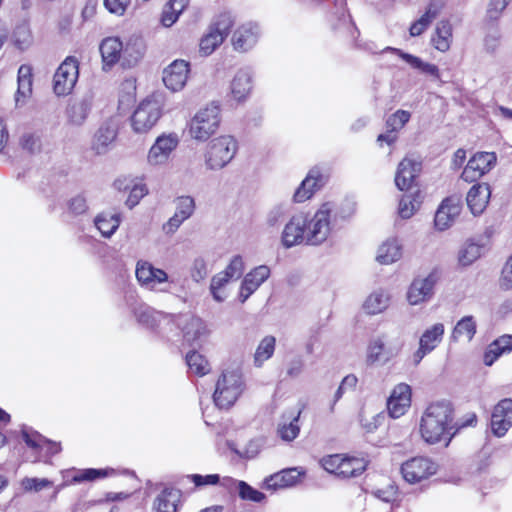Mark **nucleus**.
Masks as SVG:
<instances>
[{
    "mask_svg": "<svg viewBox=\"0 0 512 512\" xmlns=\"http://www.w3.org/2000/svg\"><path fill=\"white\" fill-rule=\"evenodd\" d=\"M453 420L454 409L450 402L431 403L421 417V437L428 444L445 442V446H448L455 433Z\"/></svg>",
    "mask_w": 512,
    "mask_h": 512,
    "instance_id": "obj_1",
    "label": "nucleus"
},
{
    "mask_svg": "<svg viewBox=\"0 0 512 512\" xmlns=\"http://www.w3.org/2000/svg\"><path fill=\"white\" fill-rule=\"evenodd\" d=\"M306 214L307 245L319 246L326 242L337 228L338 211L333 202H325L313 214Z\"/></svg>",
    "mask_w": 512,
    "mask_h": 512,
    "instance_id": "obj_2",
    "label": "nucleus"
},
{
    "mask_svg": "<svg viewBox=\"0 0 512 512\" xmlns=\"http://www.w3.org/2000/svg\"><path fill=\"white\" fill-rule=\"evenodd\" d=\"M221 107L216 102H211L199 109L189 122V135L192 139L205 142L219 129L221 124Z\"/></svg>",
    "mask_w": 512,
    "mask_h": 512,
    "instance_id": "obj_3",
    "label": "nucleus"
},
{
    "mask_svg": "<svg viewBox=\"0 0 512 512\" xmlns=\"http://www.w3.org/2000/svg\"><path fill=\"white\" fill-rule=\"evenodd\" d=\"M245 389L243 375L239 370H225L216 382L213 401L220 409H228L235 404Z\"/></svg>",
    "mask_w": 512,
    "mask_h": 512,
    "instance_id": "obj_4",
    "label": "nucleus"
},
{
    "mask_svg": "<svg viewBox=\"0 0 512 512\" xmlns=\"http://www.w3.org/2000/svg\"><path fill=\"white\" fill-rule=\"evenodd\" d=\"M238 151V142L231 135H220L213 138L204 153V163L209 170H220L226 167Z\"/></svg>",
    "mask_w": 512,
    "mask_h": 512,
    "instance_id": "obj_5",
    "label": "nucleus"
},
{
    "mask_svg": "<svg viewBox=\"0 0 512 512\" xmlns=\"http://www.w3.org/2000/svg\"><path fill=\"white\" fill-rule=\"evenodd\" d=\"M163 100L160 95H152L142 100L131 117V126L136 133L150 131L163 113Z\"/></svg>",
    "mask_w": 512,
    "mask_h": 512,
    "instance_id": "obj_6",
    "label": "nucleus"
},
{
    "mask_svg": "<svg viewBox=\"0 0 512 512\" xmlns=\"http://www.w3.org/2000/svg\"><path fill=\"white\" fill-rule=\"evenodd\" d=\"M320 463L327 472L342 478L356 477L362 474L367 466L363 458L342 454L325 456Z\"/></svg>",
    "mask_w": 512,
    "mask_h": 512,
    "instance_id": "obj_7",
    "label": "nucleus"
},
{
    "mask_svg": "<svg viewBox=\"0 0 512 512\" xmlns=\"http://www.w3.org/2000/svg\"><path fill=\"white\" fill-rule=\"evenodd\" d=\"M232 25L233 20L230 15H220L200 38L199 54L203 57L210 56L228 36Z\"/></svg>",
    "mask_w": 512,
    "mask_h": 512,
    "instance_id": "obj_8",
    "label": "nucleus"
},
{
    "mask_svg": "<svg viewBox=\"0 0 512 512\" xmlns=\"http://www.w3.org/2000/svg\"><path fill=\"white\" fill-rule=\"evenodd\" d=\"M403 479L409 484H420L435 475L438 464L429 457H413L401 465Z\"/></svg>",
    "mask_w": 512,
    "mask_h": 512,
    "instance_id": "obj_9",
    "label": "nucleus"
},
{
    "mask_svg": "<svg viewBox=\"0 0 512 512\" xmlns=\"http://www.w3.org/2000/svg\"><path fill=\"white\" fill-rule=\"evenodd\" d=\"M79 77V62L75 57L68 56L57 68L53 77V90L57 96L69 95Z\"/></svg>",
    "mask_w": 512,
    "mask_h": 512,
    "instance_id": "obj_10",
    "label": "nucleus"
},
{
    "mask_svg": "<svg viewBox=\"0 0 512 512\" xmlns=\"http://www.w3.org/2000/svg\"><path fill=\"white\" fill-rule=\"evenodd\" d=\"M179 143L180 138L177 133H162L150 147L147 154V163L152 167L166 165Z\"/></svg>",
    "mask_w": 512,
    "mask_h": 512,
    "instance_id": "obj_11",
    "label": "nucleus"
},
{
    "mask_svg": "<svg viewBox=\"0 0 512 512\" xmlns=\"http://www.w3.org/2000/svg\"><path fill=\"white\" fill-rule=\"evenodd\" d=\"M307 219L305 213L293 215L284 225L281 232L280 242L285 249H290L299 245H307Z\"/></svg>",
    "mask_w": 512,
    "mask_h": 512,
    "instance_id": "obj_12",
    "label": "nucleus"
},
{
    "mask_svg": "<svg viewBox=\"0 0 512 512\" xmlns=\"http://www.w3.org/2000/svg\"><path fill=\"white\" fill-rule=\"evenodd\" d=\"M438 280L439 274L437 271L430 272L426 277L414 279L407 291L409 304L415 306L430 301Z\"/></svg>",
    "mask_w": 512,
    "mask_h": 512,
    "instance_id": "obj_13",
    "label": "nucleus"
},
{
    "mask_svg": "<svg viewBox=\"0 0 512 512\" xmlns=\"http://www.w3.org/2000/svg\"><path fill=\"white\" fill-rule=\"evenodd\" d=\"M496 161L494 152H478L464 167L461 178L468 183L477 181L495 166Z\"/></svg>",
    "mask_w": 512,
    "mask_h": 512,
    "instance_id": "obj_14",
    "label": "nucleus"
},
{
    "mask_svg": "<svg viewBox=\"0 0 512 512\" xmlns=\"http://www.w3.org/2000/svg\"><path fill=\"white\" fill-rule=\"evenodd\" d=\"M445 327L442 323H435L422 333L419 339V347L413 354V362L418 365L422 359L434 351L442 342Z\"/></svg>",
    "mask_w": 512,
    "mask_h": 512,
    "instance_id": "obj_15",
    "label": "nucleus"
},
{
    "mask_svg": "<svg viewBox=\"0 0 512 512\" xmlns=\"http://www.w3.org/2000/svg\"><path fill=\"white\" fill-rule=\"evenodd\" d=\"M135 275L139 284L149 290H155L159 285L167 283L169 279L164 270L146 260L137 262Z\"/></svg>",
    "mask_w": 512,
    "mask_h": 512,
    "instance_id": "obj_16",
    "label": "nucleus"
},
{
    "mask_svg": "<svg viewBox=\"0 0 512 512\" xmlns=\"http://www.w3.org/2000/svg\"><path fill=\"white\" fill-rule=\"evenodd\" d=\"M490 426L492 433L497 437H503L512 427L511 398H504L494 406Z\"/></svg>",
    "mask_w": 512,
    "mask_h": 512,
    "instance_id": "obj_17",
    "label": "nucleus"
},
{
    "mask_svg": "<svg viewBox=\"0 0 512 512\" xmlns=\"http://www.w3.org/2000/svg\"><path fill=\"white\" fill-rule=\"evenodd\" d=\"M118 134V125L115 120L104 121L94 133L91 149L97 155L106 154L113 146Z\"/></svg>",
    "mask_w": 512,
    "mask_h": 512,
    "instance_id": "obj_18",
    "label": "nucleus"
},
{
    "mask_svg": "<svg viewBox=\"0 0 512 512\" xmlns=\"http://www.w3.org/2000/svg\"><path fill=\"white\" fill-rule=\"evenodd\" d=\"M195 200L191 196H180L175 199V213L163 225L166 234H174L184 221L195 211Z\"/></svg>",
    "mask_w": 512,
    "mask_h": 512,
    "instance_id": "obj_19",
    "label": "nucleus"
},
{
    "mask_svg": "<svg viewBox=\"0 0 512 512\" xmlns=\"http://www.w3.org/2000/svg\"><path fill=\"white\" fill-rule=\"evenodd\" d=\"M411 396L412 390L408 384H397L387 400L389 415L395 419L403 416L411 406Z\"/></svg>",
    "mask_w": 512,
    "mask_h": 512,
    "instance_id": "obj_20",
    "label": "nucleus"
},
{
    "mask_svg": "<svg viewBox=\"0 0 512 512\" xmlns=\"http://www.w3.org/2000/svg\"><path fill=\"white\" fill-rule=\"evenodd\" d=\"M190 72L189 63L185 60H175L163 71L164 85L171 91L177 92L186 85Z\"/></svg>",
    "mask_w": 512,
    "mask_h": 512,
    "instance_id": "obj_21",
    "label": "nucleus"
},
{
    "mask_svg": "<svg viewBox=\"0 0 512 512\" xmlns=\"http://www.w3.org/2000/svg\"><path fill=\"white\" fill-rule=\"evenodd\" d=\"M462 209L461 199L456 196L448 197L442 201L435 214V226L438 230L448 229L460 215Z\"/></svg>",
    "mask_w": 512,
    "mask_h": 512,
    "instance_id": "obj_22",
    "label": "nucleus"
},
{
    "mask_svg": "<svg viewBox=\"0 0 512 512\" xmlns=\"http://www.w3.org/2000/svg\"><path fill=\"white\" fill-rule=\"evenodd\" d=\"M326 177L318 167L312 168L300 186L296 189L293 199L296 203H302L310 199L313 194L324 186Z\"/></svg>",
    "mask_w": 512,
    "mask_h": 512,
    "instance_id": "obj_23",
    "label": "nucleus"
},
{
    "mask_svg": "<svg viewBox=\"0 0 512 512\" xmlns=\"http://www.w3.org/2000/svg\"><path fill=\"white\" fill-rule=\"evenodd\" d=\"M267 265H259L248 272L240 286L239 300L244 303L270 276Z\"/></svg>",
    "mask_w": 512,
    "mask_h": 512,
    "instance_id": "obj_24",
    "label": "nucleus"
},
{
    "mask_svg": "<svg viewBox=\"0 0 512 512\" xmlns=\"http://www.w3.org/2000/svg\"><path fill=\"white\" fill-rule=\"evenodd\" d=\"M22 437L27 446L39 454L38 458L41 460L46 461L47 458L61 451L60 443L49 441L38 432L23 430Z\"/></svg>",
    "mask_w": 512,
    "mask_h": 512,
    "instance_id": "obj_25",
    "label": "nucleus"
},
{
    "mask_svg": "<svg viewBox=\"0 0 512 512\" xmlns=\"http://www.w3.org/2000/svg\"><path fill=\"white\" fill-rule=\"evenodd\" d=\"M172 321L182 330L183 337L189 344L198 341L207 333L206 325L199 317L185 314L175 317Z\"/></svg>",
    "mask_w": 512,
    "mask_h": 512,
    "instance_id": "obj_26",
    "label": "nucleus"
},
{
    "mask_svg": "<svg viewBox=\"0 0 512 512\" xmlns=\"http://www.w3.org/2000/svg\"><path fill=\"white\" fill-rule=\"evenodd\" d=\"M301 413V410L290 409L282 414L278 423L277 433L283 441L291 442L299 435Z\"/></svg>",
    "mask_w": 512,
    "mask_h": 512,
    "instance_id": "obj_27",
    "label": "nucleus"
},
{
    "mask_svg": "<svg viewBox=\"0 0 512 512\" xmlns=\"http://www.w3.org/2000/svg\"><path fill=\"white\" fill-rule=\"evenodd\" d=\"M91 108L92 99L90 97L70 100L65 111L68 124L72 126L83 125L88 118Z\"/></svg>",
    "mask_w": 512,
    "mask_h": 512,
    "instance_id": "obj_28",
    "label": "nucleus"
},
{
    "mask_svg": "<svg viewBox=\"0 0 512 512\" xmlns=\"http://www.w3.org/2000/svg\"><path fill=\"white\" fill-rule=\"evenodd\" d=\"M491 196V189L487 183H477L468 191L466 201L473 215H480L486 209Z\"/></svg>",
    "mask_w": 512,
    "mask_h": 512,
    "instance_id": "obj_29",
    "label": "nucleus"
},
{
    "mask_svg": "<svg viewBox=\"0 0 512 512\" xmlns=\"http://www.w3.org/2000/svg\"><path fill=\"white\" fill-rule=\"evenodd\" d=\"M421 170V163L411 158H404L398 165L395 184L400 190H407Z\"/></svg>",
    "mask_w": 512,
    "mask_h": 512,
    "instance_id": "obj_30",
    "label": "nucleus"
},
{
    "mask_svg": "<svg viewBox=\"0 0 512 512\" xmlns=\"http://www.w3.org/2000/svg\"><path fill=\"white\" fill-rule=\"evenodd\" d=\"M403 256V245L396 237H390L383 241L376 253V261L381 265H391L399 261Z\"/></svg>",
    "mask_w": 512,
    "mask_h": 512,
    "instance_id": "obj_31",
    "label": "nucleus"
},
{
    "mask_svg": "<svg viewBox=\"0 0 512 512\" xmlns=\"http://www.w3.org/2000/svg\"><path fill=\"white\" fill-rule=\"evenodd\" d=\"M258 36L259 28L256 24H244L239 27L233 34V47L237 51L245 52L256 44Z\"/></svg>",
    "mask_w": 512,
    "mask_h": 512,
    "instance_id": "obj_32",
    "label": "nucleus"
},
{
    "mask_svg": "<svg viewBox=\"0 0 512 512\" xmlns=\"http://www.w3.org/2000/svg\"><path fill=\"white\" fill-rule=\"evenodd\" d=\"M252 89L251 74L247 70L240 69L234 75L230 84V95L237 103L247 99Z\"/></svg>",
    "mask_w": 512,
    "mask_h": 512,
    "instance_id": "obj_33",
    "label": "nucleus"
},
{
    "mask_svg": "<svg viewBox=\"0 0 512 512\" xmlns=\"http://www.w3.org/2000/svg\"><path fill=\"white\" fill-rule=\"evenodd\" d=\"M385 338L381 335L375 336L370 339L367 351L366 361L368 364H381L385 365L392 360V356L387 351Z\"/></svg>",
    "mask_w": 512,
    "mask_h": 512,
    "instance_id": "obj_34",
    "label": "nucleus"
},
{
    "mask_svg": "<svg viewBox=\"0 0 512 512\" xmlns=\"http://www.w3.org/2000/svg\"><path fill=\"white\" fill-rule=\"evenodd\" d=\"M123 43L117 37H107L100 44L104 69L112 67L122 56Z\"/></svg>",
    "mask_w": 512,
    "mask_h": 512,
    "instance_id": "obj_35",
    "label": "nucleus"
},
{
    "mask_svg": "<svg viewBox=\"0 0 512 512\" xmlns=\"http://www.w3.org/2000/svg\"><path fill=\"white\" fill-rule=\"evenodd\" d=\"M301 475L297 468L285 469L265 478L263 484L266 489L285 488L296 484Z\"/></svg>",
    "mask_w": 512,
    "mask_h": 512,
    "instance_id": "obj_36",
    "label": "nucleus"
},
{
    "mask_svg": "<svg viewBox=\"0 0 512 512\" xmlns=\"http://www.w3.org/2000/svg\"><path fill=\"white\" fill-rule=\"evenodd\" d=\"M135 316L140 324L151 329L159 327L162 323L168 324L173 320L172 317L164 315L146 305H140L135 310Z\"/></svg>",
    "mask_w": 512,
    "mask_h": 512,
    "instance_id": "obj_37",
    "label": "nucleus"
},
{
    "mask_svg": "<svg viewBox=\"0 0 512 512\" xmlns=\"http://www.w3.org/2000/svg\"><path fill=\"white\" fill-rule=\"evenodd\" d=\"M382 52L396 53L401 59H403L412 68L420 71L423 74L439 78V69L436 65L422 61L419 57L412 54L405 53L400 49L393 47H386Z\"/></svg>",
    "mask_w": 512,
    "mask_h": 512,
    "instance_id": "obj_38",
    "label": "nucleus"
},
{
    "mask_svg": "<svg viewBox=\"0 0 512 512\" xmlns=\"http://www.w3.org/2000/svg\"><path fill=\"white\" fill-rule=\"evenodd\" d=\"M146 51L144 39L140 36H131L123 44L122 57L128 66H133L142 57Z\"/></svg>",
    "mask_w": 512,
    "mask_h": 512,
    "instance_id": "obj_39",
    "label": "nucleus"
},
{
    "mask_svg": "<svg viewBox=\"0 0 512 512\" xmlns=\"http://www.w3.org/2000/svg\"><path fill=\"white\" fill-rule=\"evenodd\" d=\"M390 305V295L385 290L373 291L364 301L363 310L368 315H377L387 310Z\"/></svg>",
    "mask_w": 512,
    "mask_h": 512,
    "instance_id": "obj_40",
    "label": "nucleus"
},
{
    "mask_svg": "<svg viewBox=\"0 0 512 512\" xmlns=\"http://www.w3.org/2000/svg\"><path fill=\"white\" fill-rule=\"evenodd\" d=\"M32 93V73L28 65L20 66L18 70V89L15 95L16 106H22Z\"/></svg>",
    "mask_w": 512,
    "mask_h": 512,
    "instance_id": "obj_41",
    "label": "nucleus"
},
{
    "mask_svg": "<svg viewBox=\"0 0 512 512\" xmlns=\"http://www.w3.org/2000/svg\"><path fill=\"white\" fill-rule=\"evenodd\" d=\"M181 493L175 488H165L156 497L153 505L155 512H176Z\"/></svg>",
    "mask_w": 512,
    "mask_h": 512,
    "instance_id": "obj_42",
    "label": "nucleus"
},
{
    "mask_svg": "<svg viewBox=\"0 0 512 512\" xmlns=\"http://www.w3.org/2000/svg\"><path fill=\"white\" fill-rule=\"evenodd\" d=\"M121 220L120 213L101 212L95 217L94 224L103 237L110 238L119 228Z\"/></svg>",
    "mask_w": 512,
    "mask_h": 512,
    "instance_id": "obj_43",
    "label": "nucleus"
},
{
    "mask_svg": "<svg viewBox=\"0 0 512 512\" xmlns=\"http://www.w3.org/2000/svg\"><path fill=\"white\" fill-rule=\"evenodd\" d=\"M477 324L473 316H464L455 325L452 331L451 338L458 341L465 338L471 341L476 334Z\"/></svg>",
    "mask_w": 512,
    "mask_h": 512,
    "instance_id": "obj_44",
    "label": "nucleus"
},
{
    "mask_svg": "<svg viewBox=\"0 0 512 512\" xmlns=\"http://www.w3.org/2000/svg\"><path fill=\"white\" fill-rule=\"evenodd\" d=\"M452 39V27L448 21H440L437 24L435 35L432 37L434 47L441 52H446L450 48Z\"/></svg>",
    "mask_w": 512,
    "mask_h": 512,
    "instance_id": "obj_45",
    "label": "nucleus"
},
{
    "mask_svg": "<svg viewBox=\"0 0 512 512\" xmlns=\"http://www.w3.org/2000/svg\"><path fill=\"white\" fill-rule=\"evenodd\" d=\"M187 0H170L162 11L161 23L164 27H171L186 7Z\"/></svg>",
    "mask_w": 512,
    "mask_h": 512,
    "instance_id": "obj_46",
    "label": "nucleus"
},
{
    "mask_svg": "<svg viewBox=\"0 0 512 512\" xmlns=\"http://www.w3.org/2000/svg\"><path fill=\"white\" fill-rule=\"evenodd\" d=\"M484 247L473 241H467L459 250L458 261L462 266H469L483 254Z\"/></svg>",
    "mask_w": 512,
    "mask_h": 512,
    "instance_id": "obj_47",
    "label": "nucleus"
},
{
    "mask_svg": "<svg viewBox=\"0 0 512 512\" xmlns=\"http://www.w3.org/2000/svg\"><path fill=\"white\" fill-rule=\"evenodd\" d=\"M421 204L419 192L404 195L398 207V214L403 219L411 218L419 209Z\"/></svg>",
    "mask_w": 512,
    "mask_h": 512,
    "instance_id": "obj_48",
    "label": "nucleus"
},
{
    "mask_svg": "<svg viewBox=\"0 0 512 512\" xmlns=\"http://www.w3.org/2000/svg\"><path fill=\"white\" fill-rule=\"evenodd\" d=\"M115 474V470L112 468L106 469H94L88 468L83 470H78L76 474L73 476L71 482L72 483H81V482H91L97 479L106 478Z\"/></svg>",
    "mask_w": 512,
    "mask_h": 512,
    "instance_id": "obj_49",
    "label": "nucleus"
},
{
    "mask_svg": "<svg viewBox=\"0 0 512 512\" xmlns=\"http://www.w3.org/2000/svg\"><path fill=\"white\" fill-rule=\"evenodd\" d=\"M275 344L276 339L273 336H266L261 340L254 354V364L257 367H261L266 360L272 357Z\"/></svg>",
    "mask_w": 512,
    "mask_h": 512,
    "instance_id": "obj_50",
    "label": "nucleus"
},
{
    "mask_svg": "<svg viewBox=\"0 0 512 512\" xmlns=\"http://www.w3.org/2000/svg\"><path fill=\"white\" fill-rule=\"evenodd\" d=\"M13 44L20 50L28 49L33 43V35L28 23L17 25L12 34Z\"/></svg>",
    "mask_w": 512,
    "mask_h": 512,
    "instance_id": "obj_51",
    "label": "nucleus"
},
{
    "mask_svg": "<svg viewBox=\"0 0 512 512\" xmlns=\"http://www.w3.org/2000/svg\"><path fill=\"white\" fill-rule=\"evenodd\" d=\"M232 279L227 276L223 271L215 274L210 283V293L213 299L217 302H223L227 298V293L225 292V286Z\"/></svg>",
    "mask_w": 512,
    "mask_h": 512,
    "instance_id": "obj_52",
    "label": "nucleus"
},
{
    "mask_svg": "<svg viewBox=\"0 0 512 512\" xmlns=\"http://www.w3.org/2000/svg\"><path fill=\"white\" fill-rule=\"evenodd\" d=\"M186 363L190 372L198 376H204L210 371L208 361L196 351H191L186 355Z\"/></svg>",
    "mask_w": 512,
    "mask_h": 512,
    "instance_id": "obj_53",
    "label": "nucleus"
},
{
    "mask_svg": "<svg viewBox=\"0 0 512 512\" xmlns=\"http://www.w3.org/2000/svg\"><path fill=\"white\" fill-rule=\"evenodd\" d=\"M381 336L385 338V344L387 346L386 352L392 356V359L396 358L405 345L404 336L400 333L382 334Z\"/></svg>",
    "mask_w": 512,
    "mask_h": 512,
    "instance_id": "obj_54",
    "label": "nucleus"
},
{
    "mask_svg": "<svg viewBox=\"0 0 512 512\" xmlns=\"http://www.w3.org/2000/svg\"><path fill=\"white\" fill-rule=\"evenodd\" d=\"M21 488L25 492H40L53 485V482L46 478L24 477L20 482Z\"/></svg>",
    "mask_w": 512,
    "mask_h": 512,
    "instance_id": "obj_55",
    "label": "nucleus"
},
{
    "mask_svg": "<svg viewBox=\"0 0 512 512\" xmlns=\"http://www.w3.org/2000/svg\"><path fill=\"white\" fill-rule=\"evenodd\" d=\"M411 114L406 110H397L395 113L390 115L386 120V128L392 132H398L401 130L406 123L410 120Z\"/></svg>",
    "mask_w": 512,
    "mask_h": 512,
    "instance_id": "obj_56",
    "label": "nucleus"
},
{
    "mask_svg": "<svg viewBox=\"0 0 512 512\" xmlns=\"http://www.w3.org/2000/svg\"><path fill=\"white\" fill-rule=\"evenodd\" d=\"M289 214V205L277 204L273 206L266 216V223L270 227L279 225Z\"/></svg>",
    "mask_w": 512,
    "mask_h": 512,
    "instance_id": "obj_57",
    "label": "nucleus"
},
{
    "mask_svg": "<svg viewBox=\"0 0 512 512\" xmlns=\"http://www.w3.org/2000/svg\"><path fill=\"white\" fill-rule=\"evenodd\" d=\"M208 264L203 257H197L193 260L190 267V276L193 281L199 283L208 275Z\"/></svg>",
    "mask_w": 512,
    "mask_h": 512,
    "instance_id": "obj_58",
    "label": "nucleus"
},
{
    "mask_svg": "<svg viewBox=\"0 0 512 512\" xmlns=\"http://www.w3.org/2000/svg\"><path fill=\"white\" fill-rule=\"evenodd\" d=\"M237 486H238L239 496L243 500H248V501H253V502H261L265 498V495L262 492L254 489L253 487H251L244 481H238Z\"/></svg>",
    "mask_w": 512,
    "mask_h": 512,
    "instance_id": "obj_59",
    "label": "nucleus"
},
{
    "mask_svg": "<svg viewBox=\"0 0 512 512\" xmlns=\"http://www.w3.org/2000/svg\"><path fill=\"white\" fill-rule=\"evenodd\" d=\"M358 379L354 374H349L343 378L338 389L335 392L331 411H333L335 404L342 398L345 392L353 390L357 385Z\"/></svg>",
    "mask_w": 512,
    "mask_h": 512,
    "instance_id": "obj_60",
    "label": "nucleus"
},
{
    "mask_svg": "<svg viewBox=\"0 0 512 512\" xmlns=\"http://www.w3.org/2000/svg\"><path fill=\"white\" fill-rule=\"evenodd\" d=\"M499 287L503 291H509L512 289V254L507 258L502 267L499 278Z\"/></svg>",
    "mask_w": 512,
    "mask_h": 512,
    "instance_id": "obj_61",
    "label": "nucleus"
},
{
    "mask_svg": "<svg viewBox=\"0 0 512 512\" xmlns=\"http://www.w3.org/2000/svg\"><path fill=\"white\" fill-rule=\"evenodd\" d=\"M243 271L244 260L240 255H235L234 257H232L225 270H223V272L232 280L239 279L242 276Z\"/></svg>",
    "mask_w": 512,
    "mask_h": 512,
    "instance_id": "obj_62",
    "label": "nucleus"
},
{
    "mask_svg": "<svg viewBox=\"0 0 512 512\" xmlns=\"http://www.w3.org/2000/svg\"><path fill=\"white\" fill-rule=\"evenodd\" d=\"M148 193V189L145 184L138 183L135 184L129 192L128 198L126 200V205L132 209L135 207L140 200Z\"/></svg>",
    "mask_w": 512,
    "mask_h": 512,
    "instance_id": "obj_63",
    "label": "nucleus"
},
{
    "mask_svg": "<svg viewBox=\"0 0 512 512\" xmlns=\"http://www.w3.org/2000/svg\"><path fill=\"white\" fill-rule=\"evenodd\" d=\"M384 416L382 414H375L371 416H367L365 414H361L360 416V424L361 427L367 432H374L383 422Z\"/></svg>",
    "mask_w": 512,
    "mask_h": 512,
    "instance_id": "obj_64",
    "label": "nucleus"
}]
</instances>
